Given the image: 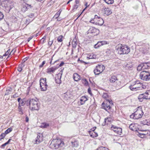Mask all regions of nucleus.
<instances>
[{"instance_id": "f257e3e1", "label": "nucleus", "mask_w": 150, "mask_h": 150, "mask_svg": "<svg viewBox=\"0 0 150 150\" xmlns=\"http://www.w3.org/2000/svg\"><path fill=\"white\" fill-rule=\"evenodd\" d=\"M27 105H29V109L32 111L38 110L40 107V104L38 99H31L27 100L26 101Z\"/></svg>"}, {"instance_id": "f03ea898", "label": "nucleus", "mask_w": 150, "mask_h": 150, "mask_svg": "<svg viewBox=\"0 0 150 150\" xmlns=\"http://www.w3.org/2000/svg\"><path fill=\"white\" fill-rule=\"evenodd\" d=\"M117 50L120 54H127L130 52V49L128 46L122 44L118 45Z\"/></svg>"}, {"instance_id": "7ed1b4c3", "label": "nucleus", "mask_w": 150, "mask_h": 150, "mask_svg": "<svg viewBox=\"0 0 150 150\" xmlns=\"http://www.w3.org/2000/svg\"><path fill=\"white\" fill-rule=\"evenodd\" d=\"M144 114L142 109L141 106H139L137 108L136 111L130 116V117L134 119H137L141 118Z\"/></svg>"}, {"instance_id": "20e7f679", "label": "nucleus", "mask_w": 150, "mask_h": 150, "mask_svg": "<svg viewBox=\"0 0 150 150\" xmlns=\"http://www.w3.org/2000/svg\"><path fill=\"white\" fill-rule=\"evenodd\" d=\"M1 5L5 8L6 11L7 12H9L13 7V3L12 1L8 0H5L2 1L1 3Z\"/></svg>"}, {"instance_id": "39448f33", "label": "nucleus", "mask_w": 150, "mask_h": 150, "mask_svg": "<svg viewBox=\"0 0 150 150\" xmlns=\"http://www.w3.org/2000/svg\"><path fill=\"white\" fill-rule=\"evenodd\" d=\"M140 79L145 81H148L150 80V72L146 71H143L140 74Z\"/></svg>"}, {"instance_id": "423d86ee", "label": "nucleus", "mask_w": 150, "mask_h": 150, "mask_svg": "<svg viewBox=\"0 0 150 150\" xmlns=\"http://www.w3.org/2000/svg\"><path fill=\"white\" fill-rule=\"evenodd\" d=\"M139 100L141 102L143 101L144 99H150V90L147 91L145 93L140 94L138 96Z\"/></svg>"}, {"instance_id": "0eeeda50", "label": "nucleus", "mask_w": 150, "mask_h": 150, "mask_svg": "<svg viewBox=\"0 0 150 150\" xmlns=\"http://www.w3.org/2000/svg\"><path fill=\"white\" fill-rule=\"evenodd\" d=\"M105 66L102 64L98 65L94 70V72L96 75H99L105 69Z\"/></svg>"}, {"instance_id": "6e6552de", "label": "nucleus", "mask_w": 150, "mask_h": 150, "mask_svg": "<svg viewBox=\"0 0 150 150\" xmlns=\"http://www.w3.org/2000/svg\"><path fill=\"white\" fill-rule=\"evenodd\" d=\"M94 19L96 20V24H98L99 25H102L104 23L103 19L100 17L95 15L94 16Z\"/></svg>"}, {"instance_id": "1a4fd4ad", "label": "nucleus", "mask_w": 150, "mask_h": 150, "mask_svg": "<svg viewBox=\"0 0 150 150\" xmlns=\"http://www.w3.org/2000/svg\"><path fill=\"white\" fill-rule=\"evenodd\" d=\"M110 104L113 105V103H109V102L105 101L103 102L102 104V107L106 111H108V110H109L110 108Z\"/></svg>"}, {"instance_id": "9d476101", "label": "nucleus", "mask_w": 150, "mask_h": 150, "mask_svg": "<svg viewBox=\"0 0 150 150\" xmlns=\"http://www.w3.org/2000/svg\"><path fill=\"white\" fill-rule=\"evenodd\" d=\"M111 129L113 130L114 132L119 135H121L122 132L121 128L112 125L111 127Z\"/></svg>"}, {"instance_id": "9b49d317", "label": "nucleus", "mask_w": 150, "mask_h": 150, "mask_svg": "<svg viewBox=\"0 0 150 150\" xmlns=\"http://www.w3.org/2000/svg\"><path fill=\"white\" fill-rule=\"evenodd\" d=\"M43 136L42 134L39 133L38 134L36 140L35 141V144H38L42 141Z\"/></svg>"}, {"instance_id": "f8f14e48", "label": "nucleus", "mask_w": 150, "mask_h": 150, "mask_svg": "<svg viewBox=\"0 0 150 150\" xmlns=\"http://www.w3.org/2000/svg\"><path fill=\"white\" fill-rule=\"evenodd\" d=\"M54 143L56 146H57V149L59 147H62L64 145V142L60 139H54Z\"/></svg>"}, {"instance_id": "ddd939ff", "label": "nucleus", "mask_w": 150, "mask_h": 150, "mask_svg": "<svg viewBox=\"0 0 150 150\" xmlns=\"http://www.w3.org/2000/svg\"><path fill=\"white\" fill-rule=\"evenodd\" d=\"M102 96L106 101L109 102V103H112V101L111 100L110 97L108 95L107 93H103Z\"/></svg>"}, {"instance_id": "4468645a", "label": "nucleus", "mask_w": 150, "mask_h": 150, "mask_svg": "<svg viewBox=\"0 0 150 150\" xmlns=\"http://www.w3.org/2000/svg\"><path fill=\"white\" fill-rule=\"evenodd\" d=\"M104 14L105 16H108L112 13V11L108 8H105L104 9Z\"/></svg>"}, {"instance_id": "2eb2a0df", "label": "nucleus", "mask_w": 150, "mask_h": 150, "mask_svg": "<svg viewBox=\"0 0 150 150\" xmlns=\"http://www.w3.org/2000/svg\"><path fill=\"white\" fill-rule=\"evenodd\" d=\"M140 83L139 81H136L132 84L133 85L134 87H135V88L137 91L141 90V87H140Z\"/></svg>"}, {"instance_id": "dca6fc26", "label": "nucleus", "mask_w": 150, "mask_h": 150, "mask_svg": "<svg viewBox=\"0 0 150 150\" xmlns=\"http://www.w3.org/2000/svg\"><path fill=\"white\" fill-rule=\"evenodd\" d=\"M110 81L111 82H115L117 83V85H119L120 83L119 81H118V79L116 76H112L110 78Z\"/></svg>"}, {"instance_id": "f3484780", "label": "nucleus", "mask_w": 150, "mask_h": 150, "mask_svg": "<svg viewBox=\"0 0 150 150\" xmlns=\"http://www.w3.org/2000/svg\"><path fill=\"white\" fill-rule=\"evenodd\" d=\"M57 69V68L56 67H52L48 68L46 72L47 73L51 74L52 73H54L55 70Z\"/></svg>"}, {"instance_id": "a211bd4d", "label": "nucleus", "mask_w": 150, "mask_h": 150, "mask_svg": "<svg viewBox=\"0 0 150 150\" xmlns=\"http://www.w3.org/2000/svg\"><path fill=\"white\" fill-rule=\"evenodd\" d=\"M141 65L142 67L143 70L146 69L150 67V63L149 62L143 63L141 64Z\"/></svg>"}, {"instance_id": "6ab92c4d", "label": "nucleus", "mask_w": 150, "mask_h": 150, "mask_svg": "<svg viewBox=\"0 0 150 150\" xmlns=\"http://www.w3.org/2000/svg\"><path fill=\"white\" fill-rule=\"evenodd\" d=\"M73 78L74 80L78 81L81 79L80 76L76 73H74L73 75Z\"/></svg>"}, {"instance_id": "aec40b11", "label": "nucleus", "mask_w": 150, "mask_h": 150, "mask_svg": "<svg viewBox=\"0 0 150 150\" xmlns=\"http://www.w3.org/2000/svg\"><path fill=\"white\" fill-rule=\"evenodd\" d=\"M88 99L86 96H83L81 98L79 102L80 103L81 105H82L84 104L85 102Z\"/></svg>"}, {"instance_id": "412c9836", "label": "nucleus", "mask_w": 150, "mask_h": 150, "mask_svg": "<svg viewBox=\"0 0 150 150\" xmlns=\"http://www.w3.org/2000/svg\"><path fill=\"white\" fill-rule=\"evenodd\" d=\"M87 58L88 59H96L97 58V55L93 53L89 54Z\"/></svg>"}, {"instance_id": "4be33fe9", "label": "nucleus", "mask_w": 150, "mask_h": 150, "mask_svg": "<svg viewBox=\"0 0 150 150\" xmlns=\"http://www.w3.org/2000/svg\"><path fill=\"white\" fill-rule=\"evenodd\" d=\"M137 124L132 123L130 124L129 127V128L132 131H137Z\"/></svg>"}, {"instance_id": "5701e85b", "label": "nucleus", "mask_w": 150, "mask_h": 150, "mask_svg": "<svg viewBox=\"0 0 150 150\" xmlns=\"http://www.w3.org/2000/svg\"><path fill=\"white\" fill-rule=\"evenodd\" d=\"M40 86L41 91H45L47 90V84L44 83L42 84H40Z\"/></svg>"}, {"instance_id": "b1692460", "label": "nucleus", "mask_w": 150, "mask_h": 150, "mask_svg": "<svg viewBox=\"0 0 150 150\" xmlns=\"http://www.w3.org/2000/svg\"><path fill=\"white\" fill-rule=\"evenodd\" d=\"M12 19L13 20V21L15 23H19L21 22V19L18 17H15V16H12Z\"/></svg>"}, {"instance_id": "393cba45", "label": "nucleus", "mask_w": 150, "mask_h": 150, "mask_svg": "<svg viewBox=\"0 0 150 150\" xmlns=\"http://www.w3.org/2000/svg\"><path fill=\"white\" fill-rule=\"evenodd\" d=\"M54 140H53L51 142V144L50 145V147L53 149H57V146H56Z\"/></svg>"}, {"instance_id": "a878e982", "label": "nucleus", "mask_w": 150, "mask_h": 150, "mask_svg": "<svg viewBox=\"0 0 150 150\" xmlns=\"http://www.w3.org/2000/svg\"><path fill=\"white\" fill-rule=\"evenodd\" d=\"M97 31L98 32L99 30L93 27H91L90 28L88 31V33H95V32H97Z\"/></svg>"}, {"instance_id": "bb28decb", "label": "nucleus", "mask_w": 150, "mask_h": 150, "mask_svg": "<svg viewBox=\"0 0 150 150\" xmlns=\"http://www.w3.org/2000/svg\"><path fill=\"white\" fill-rule=\"evenodd\" d=\"M12 88L11 87H8L7 88L5 95H8L10 94L11 92Z\"/></svg>"}, {"instance_id": "cd10ccee", "label": "nucleus", "mask_w": 150, "mask_h": 150, "mask_svg": "<svg viewBox=\"0 0 150 150\" xmlns=\"http://www.w3.org/2000/svg\"><path fill=\"white\" fill-rule=\"evenodd\" d=\"M62 74L61 73H59L58 74V76H60V78H58L55 79V81L56 83H58V84H60L61 83V75H62Z\"/></svg>"}, {"instance_id": "c85d7f7f", "label": "nucleus", "mask_w": 150, "mask_h": 150, "mask_svg": "<svg viewBox=\"0 0 150 150\" xmlns=\"http://www.w3.org/2000/svg\"><path fill=\"white\" fill-rule=\"evenodd\" d=\"M77 43V41L76 39H74L72 42V44L73 47L75 48L76 47Z\"/></svg>"}, {"instance_id": "c756f323", "label": "nucleus", "mask_w": 150, "mask_h": 150, "mask_svg": "<svg viewBox=\"0 0 150 150\" xmlns=\"http://www.w3.org/2000/svg\"><path fill=\"white\" fill-rule=\"evenodd\" d=\"M49 126V124L47 123L43 122L41 124L40 127L41 128H46Z\"/></svg>"}, {"instance_id": "7c9ffc66", "label": "nucleus", "mask_w": 150, "mask_h": 150, "mask_svg": "<svg viewBox=\"0 0 150 150\" xmlns=\"http://www.w3.org/2000/svg\"><path fill=\"white\" fill-rule=\"evenodd\" d=\"M25 103L26 104V102L25 101V99H22V100L19 103V106L21 107L24 105Z\"/></svg>"}, {"instance_id": "2f4dec72", "label": "nucleus", "mask_w": 150, "mask_h": 150, "mask_svg": "<svg viewBox=\"0 0 150 150\" xmlns=\"http://www.w3.org/2000/svg\"><path fill=\"white\" fill-rule=\"evenodd\" d=\"M24 66L25 64H21L19 65L18 67V70L19 72H21L22 71V69Z\"/></svg>"}, {"instance_id": "473e14b6", "label": "nucleus", "mask_w": 150, "mask_h": 150, "mask_svg": "<svg viewBox=\"0 0 150 150\" xmlns=\"http://www.w3.org/2000/svg\"><path fill=\"white\" fill-rule=\"evenodd\" d=\"M40 84H42L44 83L47 84L46 82V79L45 78L40 79Z\"/></svg>"}, {"instance_id": "72a5a7b5", "label": "nucleus", "mask_w": 150, "mask_h": 150, "mask_svg": "<svg viewBox=\"0 0 150 150\" xmlns=\"http://www.w3.org/2000/svg\"><path fill=\"white\" fill-rule=\"evenodd\" d=\"M103 1L108 4H112L114 3V0H103Z\"/></svg>"}, {"instance_id": "f704fd0d", "label": "nucleus", "mask_w": 150, "mask_h": 150, "mask_svg": "<svg viewBox=\"0 0 150 150\" xmlns=\"http://www.w3.org/2000/svg\"><path fill=\"white\" fill-rule=\"evenodd\" d=\"M72 146L73 147H77L78 146V142L77 141L71 142Z\"/></svg>"}, {"instance_id": "c9c22d12", "label": "nucleus", "mask_w": 150, "mask_h": 150, "mask_svg": "<svg viewBox=\"0 0 150 150\" xmlns=\"http://www.w3.org/2000/svg\"><path fill=\"white\" fill-rule=\"evenodd\" d=\"M61 11H62L60 10L58 11L54 16V17L56 19H57L58 17L60 14Z\"/></svg>"}, {"instance_id": "e433bc0d", "label": "nucleus", "mask_w": 150, "mask_h": 150, "mask_svg": "<svg viewBox=\"0 0 150 150\" xmlns=\"http://www.w3.org/2000/svg\"><path fill=\"white\" fill-rule=\"evenodd\" d=\"M97 150H110L106 147L101 146L97 149Z\"/></svg>"}, {"instance_id": "4c0bfd02", "label": "nucleus", "mask_w": 150, "mask_h": 150, "mask_svg": "<svg viewBox=\"0 0 150 150\" xmlns=\"http://www.w3.org/2000/svg\"><path fill=\"white\" fill-rule=\"evenodd\" d=\"M111 118L110 117H107L105 119V124H108V122H111Z\"/></svg>"}, {"instance_id": "58836bf2", "label": "nucleus", "mask_w": 150, "mask_h": 150, "mask_svg": "<svg viewBox=\"0 0 150 150\" xmlns=\"http://www.w3.org/2000/svg\"><path fill=\"white\" fill-rule=\"evenodd\" d=\"M63 38V36L62 35H60L57 37V40L58 42H61L62 41V38Z\"/></svg>"}, {"instance_id": "ea45409f", "label": "nucleus", "mask_w": 150, "mask_h": 150, "mask_svg": "<svg viewBox=\"0 0 150 150\" xmlns=\"http://www.w3.org/2000/svg\"><path fill=\"white\" fill-rule=\"evenodd\" d=\"M135 87H134L133 85L132 84H131L129 86V89L132 91H136L137 90L135 88Z\"/></svg>"}, {"instance_id": "a19ab883", "label": "nucleus", "mask_w": 150, "mask_h": 150, "mask_svg": "<svg viewBox=\"0 0 150 150\" xmlns=\"http://www.w3.org/2000/svg\"><path fill=\"white\" fill-rule=\"evenodd\" d=\"M12 130V128L10 127L7 129L5 132V134H6L9 132H11Z\"/></svg>"}, {"instance_id": "79ce46f5", "label": "nucleus", "mask_w": 150, "mask_h": 150, "mask_svg": "<svg viewBox=\"0 0 150 150\" xmlns=\"http://www.w3.org/2000/svg\"><path fill=\"white\" fill-rule=\"evenodd\" d=\"M28 9L27 8V7L25 6V5H23L22 8H21V11H23V12H25Z\"/></svg>"}, {"instance_id": "37998d69", "label": "nucleus", "mask_w": 150, "mask_h": 150, "mask_svg": "<svg viewBox=\"0 0 150 150\" xmlns=\"http://www.w3.org/2000/svg\"><path fill=\"white\" fill-rule=\"evenodd\" d=\"M64 99L66 100H67L68 98H69L70 97L68 95L67 93H66L64 94Z\"/></svg>"}, {"instance_id": "c03bdc74", "label": "nucleus", "mask_w": 150, "mask_h": 150, "mask_svg": "<svg viewBox=\"0 0 150 150\" xmlns=\"http://www.w3.org/2000/svg\"><path fill=\"white\" fill-rule=\"evenodd\" d=\"M143 123L144 125H150V122H148V120H145L143 121Z\"/></svg>"}, {"instance_id": "a18cd8bd", "label": "nucleus", "mask_w": 150, "mask_h": 150, "mask_svg": "<svg viewBox=\"0 0 150 150\" xmlns=\"http://www.w3.org/2000/svg\"><path fill=\"white\" fill-rule=\"evenodd\" d=\"M146 134V133H139L138 135L141 138H143L144 137V136Z\"/></svg>"}, {"instance_id": "49530a36", "label": "nucleus", "mask_w": 150, "mask_h": 150, "mask_svg": "<svg viewBox=\"0 0 150 150\" xmlns=\"http://www.w3.org/2000/svg\"><path fill=\"white\" fill-rule=\"evenodd\" d=\"M6 134L5 133H2L0 135V140L1 139H3L5 136Z\"/></svg>"}, {"instance_id": "de8ad7c7", "label": "nucleus", "mask_w": 150, "mask_h": 150, "mask_svg": "<svg viewBox=\"0 0 150 150\" xmlns=\"http://www.w3.org/2000/svg\"><path fill=\"white\" fill-rule=\"evenodd\" d=\"M140 87H141V90L146 89V87L145 86L143 85L142 83H140Z\"/></svg>"}, {"instance_id": "09e8293b", "label": "nucleus", "mask_w": 150, "mask_h": 150, "mask_svg": "<svg viewBox=\"0 0 150 150\" xmlns=\"http://www.w3.org/2000/svg\"><path fill=\"white\" fill-rule=\"evenodd\" d=\"M137 70L139 71L143 70L142 67V66H141V64L138 66L137 68Z\"/></svg>"}, {"instance_id": "8fccbe9b", "label": "nucleus", "mask_w": 150, "mask_h": 150, "mask_svg": "<svg viewBox=\"0 0 150 150\" xmlns=\"http://www.w3.org/2000/svg\"><path fill=\"white\" fill-rule=\"evenodd\" d=\"M96 20H95L94 18H92L90 21V23H95L96 24Z\"/></svg>"}, {"instance_id": "3c124183", "label": "nucleus", "mask_w": 150, "mask_h": 150, "mask_svg": "<svg viewBox=\"0 0 150 150\" xmlns=\"http://www.w3.org/2000/svg\"><path fill=\"white\" fill-rule=\"evenodd\" d=\"M4 17L3 14L0 11V21Z\"/></svg>"}, {"instance_id": "603ef678", "label": "nucleus", "mask_w": 150, "mask_h": 150, "mask_svg": "<svg viewBox=\"0 0 150 150\" xmlns=\"http://www.w3.org/2000/svg\"><path fill=\"white\" fill-rule=\"evenodd\" d=\"M10 52V50H8L3 55V56H7L9 54V52Z\"/></svg>"}, {"instance_id": "864d4df0", "label": "nucleus", "mask_w": 150, "mask_h": 150, "mask_svg": "<svg viewBox=\"0 0 150 150\" xmlns=\"http://www.w3.org/2000/svg\"><path fill=\"white\" fill-rule=\"evenodd\" d=\"M27 7V9L28 10L29 8H30L32 7L31 5H29L28 4H26L25 5Z\"/></svg>"}, {"instance_id": "5fc2aeb1", "label": "nucleus", "mask_w": 150, "mask_h": 150, "mask_svg": "<svg viewBox=\"0 0 150 150\" xmlns=\"http://www.w3.org/2000/svg\"><path fill=\"white\" fill-rule=\"evenodd\" d=\"M45 62H46L44 61H43L42 62V64H40V66H39V67L40 68H41L42 67L43 65L45 64Z\"/></svg>"}, {"instance_id": "6e6d98bb", "label": "nucleus", "mask_w": 150, "mask_h": 150, "mask_svg": "<svg viewBox=\"0 0 150 150\" xmlns=\"http://www.w3.org/2000/svg\"><path fill=\"white\" fill-rule=\"evenodd\" d=\"M103 45L108 44L107 42L105 41H100Z\"/></svg>"}, {"instance_id": "4d7b16f0", "label": "nucleus", "mask_w": 150, "mask_h": 150, "mask_svg": "<svg viewBox=\"0 0 150 150\" xmlns=\"http://www.w3.org/2000/svg\"><path fill=\"white\" fill-rule=\"evenodd\" d=\"M78 7V6H77V5L75 4L73 6V10H76L77 8Z\"/></svg>"}, {"instance_id": "13d9d810", "label": "nucleus", "mask_w": 150, "mask_h": 150, "mask_svg": "<svg viewBox=\"0 0 150 150\" xmlns=\"http://www.w3.org/2000/svg\"><path fill=\"white\" fill-rule=\"evenodd\" d=\"M106 53L108 55H109V54H112V52L110 50H108L106 52Z\"/></svg>"}, {"instance_id": "bf43d9fd", "label": "nucleus", "mask_w": 150, "mask_h": 150, "mask_svg": "<svg viewBox=\"0 0 150 150\" xmlns=\"http://www.w3.org/2000/svg\"><path fill=\"white\" fill-rule=\"evenodd\" d=\"M30 20L29 19H27L26 20L25 24H28L30 22Z\"/></svg>"}, {"instance_id": "052dcab7", "label": "nucleus", "mask_w": 150, "mask_h": 150, "mask_svg": "<svg viewBox=\"0 0 150 150\" xmlns=\"http://www.w3.org/2000/svg\"><path fill=\"white\" fill-rule=\"evenodd\" d=\"M15 52V50H13L11 51V52H10V53L9 56H8V57H9V56L10 55H11V54H13L14 53V52Z\"/></svg>"}, {"instance_id": "680f3d73", "label": "nucleus", "mask_w": 150, "mask_h": 150, "mask_svg": "<svg viewBox=\"0 0 150 150\" xmlns=\"http://www.w3.org/2000/svg\"><path fill=\"white\" fill-rule=\"evenodd\" d=\"M34 16V14L31 13L28 15V17L30 18H32Z\"/></svg>"}, {"instance_id": "e2e57ef3", "label": "nucleus", "mask_w": 150, "mask_h": 150, "mask_svg": "<svg viewBox=\"0 0 150 150\" xmlns=\"http://www.w3.org/2000/svg\"><path fill=\"white\" fill-rule=\"evenodd\" d=\"M53 42V40H52V41H50L48 42V45L50 46H51Z\"/></svg>"}, {"instance_id": "0e129e2a", "label": "nucleus", "mask_w": 150, "mask_h": 150, "mask_svg": "<svg viewBox=\"0 0 150 150\" xmlns=\"http://www.w3.org/2000/svg\"><path fill=\"white\" fill-rule=\"evenodd\" d=\"M99 47V45H98L97 43L94 45V47L96 49L98 48Z\"/></svg>"}, {"instance_id": "69168bd1", "label": "nucleus", "mask_w": 150, "mask_h": 150, "mask_svg": "<svg viewBox=\"0 0 150 150\" xmlns=\"http://www.w3.org/2000/svg\"><path fill=\"white\" fill-rule=\"evenodd\" d=\"M88 133L90 135L91 137H94V136H93L92 134V133L91 131H89L88 132Z\"/></svg>"}, {"instance_id": "338daca9", "label": "nucleus", "mask_w": 150, "mask_h": 150, "mask_svg": "<svg viewBox=\"0 0 150 150\" xmlns=\"http://www.w3.org/2000/svg\"><path fill=\"white\" fill-rule=\"evenodd\" d=\"M97 43L98 45H99V47L102 45V43H101L100 41L98 42Z\"/></svg>"}, {"instance_id": "774afa93", "label": "nucleus", "mask_w": 150, "mask_h": 150, "mask_svg": "<svg viewBox=\"0 0 150 150\" xmlns=\"http://www.w3.org/2000/svg\"><path fill=\"white\" fill-rule=\"evenodd\" d=\"M96 127H94L93 128H92L91 129V130L92 131H95V130L96 129Z\"/></svg>"}]
</instances>
